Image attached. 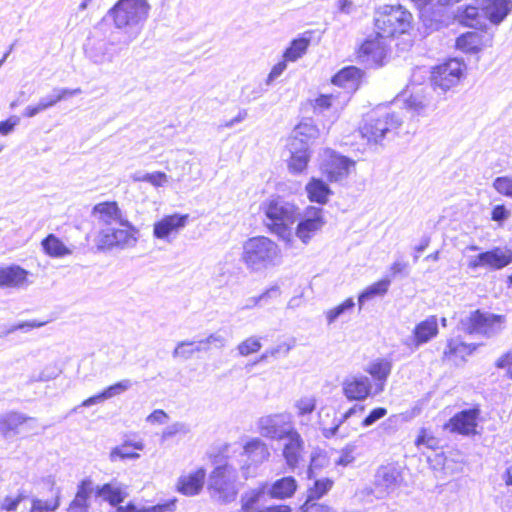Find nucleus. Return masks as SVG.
<instances>
[{
  "label": "nucleus",
  "mask_w": 512,
  "mask_h": 512,
  "mask_svg": "<svg viewBox=\"0 0 512 512\" xmlns=\"http://www.w3.org/2000/svg\"><path fill=\"white\" fill-rule=\"evenodd\" d=\"M92 216L101 225L94 233L93 242L100 252L126 249L136 245L139 230L123 217L116 201H103L92 207Z\"/></svg>",
  "instance_id": "f257e3e1"
},
{
  "label": "nucleus",
  "mask_w": 512,
  "mask_h": 512,
  "mask_svg": "<svg viewBox=\"0 0 512 512\" xmlns=\"http://www.w3.org/2000/svg\"><path fill=\"white\" fill-rule=\"evenodd\" d=\"M280 259L278 244L267 236H253L243 243L241 261L252 272L274 267Z\"/></svg>",
  "instance_id": "f03ea898"
},
{
  "label": "nucleus",
  "mask_w": 512,
  "mask_h": 512,
  "mask_svg": "<svg viewBox=\"0 0 512 512\" xmlns=\"http://www.w3.org/2000/svg\"><path fill=\"white\" fill-rule=\"evenodd\" d=\"M374 27L378 36L395 39L410 35L413 31V16L401 5H386L376 12Z\"/></svg>",
  "instance_id": "7ed1b4c3"
},
{
  "label": "nucleus",
  "mask_w": 512,
  "mask_h": 512,
  "mask_svg": "<svg viewBox=\"0 0 512 512\" xmlns=\"http://www.w3.org/2000/svg\"><path fill=\"white\" fill-rule=\"evenodd\" d=\"M262 211L268 220V231L286 243L292 242V225L296 220L297 206L274 198L263 204Z\"/></svg>",
  "instance_id": "20e7f679"
},
{
  "label": "nucleus",
  "mask_w": 512,
  "mask_h": 512,
  "mask_svg": "<svg viewBox=\"0 0 512 512\" xmlns=\"http://www.w3.org/2000/svg\"><path fill=\"white\" fill-rule=\"evenodd\" d=\"M356 162L331 148L323 149L319 158V171L329 183L346 179L355 168Z\"/></svg>",
  "instance_id": "39448f33"
},
{
  "label": "nucleus",
  "mask_w": 512,
  "mask_h": 512,
  "mask_svg": "<svg viewBox=\"0 0 512 512\" xmlns=\"http://www.w3.org/2000/svg\"><path fill=\"white\" fill-rule=\"evenodd\" d=\"M400 124L393 114L371 113L363 119L358 132L367 144H378L387 132L397 129Z\"/></svg>",
  "instance_id": "423d86ee"
},
{
  "label": "nucleus",
  "mask_w": 512,
  "mask_h": 512,
  "mask_svg": "<svg viewBox=\"0 0 512 512\" xmlns=\"http://www.w3.org/2000/svg\"><path fill=\"white\" fill-rule=\"evenodd\" d=\"M149 8L146 0H118L108 14L117 28H124L146 19Z\"/></svg>",
  "instance_id": "0eeeda50"
},
{
  "label": "nucleus",
  "mask_w": 512,
  "mask_h": 512,
  "mask_svg": "<svg viewBox=\"0 0 512 512\" xmlns=\"http://www.w3.org/2000/svg\"><path fill=\"white\" fill-rule=\"evenodd\" d=\"M467 71L464 61L451 58L432 68L430 81L434 88L448 91L457 86Z\"/></svg>",
  "instance_id": "6e6552de"
},
{
  "label": "nucleus",
  "mask_w": 512,
  "mask_h": 512,
  "mask_svg": "<svg viewBox=\"0 0 512 512\" xmlns=\"http://www.w3.org/2000/svg\"><path fill=\"white\" fill-rule=\"evenodd\" d=\"M375 32L364 39L355 50L356 60L370 68L382 67L388 59V48Z\"/></svg>",
  "instance_id": "1a4fd4ad"
},
{
  "label": "nucleus",
  "mask_w": 512,
  "mask_h": 512,
  "mask_svg": "<svg viewBox=\"0 0 512 512\" xmlns=\"http://www.w3.org/2000/svg\"><path fill=\"white\" fill-rule=\"evenodd\" d=\"M235 481L236 473L231 467L226 464L217 466L210 474L208 489L221 501L229 502L238 493Z\"/></svg>",
  "instance_id": "9d476101"
},
{
  "label": "nucleus",
  "mask_w": 512,
  "mask_h": 512,
  "mask_svg": "<svg viewBox=\"0 0 512 512\" xmlns=\"http://www.w3.org/2000/svg\"><path fill=\"white\" fill-rule=\"evenodd\" d=\"M512 264V249L507 246H495L480 252L467 262L470 270L486 268L492 271L501 270Z\"/></svg>",
  "instance_id": "9b49d317"
},
{
  "label": "nucleus",
  "mask_w": 512,
  "mask_h": 512,
  "mask_svg": "<svg viewBox=\"0 0 512 512\" xmlns=\"http://www.w3.org/2000/svg\"><path fill=\"white\" fill-rule=\"evenodd\" d=\"M480 404L463 409L455 413L446 423L445 427L454 434L462 436H475L478 434L479 422L482 420Z\"/></svg>",
  "instance_id": "f8f14e48"
},
{
  "label": "nucleus",
  "mask_w": 512,
  "mask_h": 512,
  "mask_svg": "<svg viewBox=\"0 0 512 512\" xmlns=\"http://www.w3.org/2000/svg\"><path fill=\"white\" fill-rule=\"evenodd\" d=\"M325 223L324 210L320 207L309 205L304 209V213L296 225L295 235L303 244H308L322 230Z\"/></svg>",
  "instance_id": "ddd939ff"
},
{
  "label": "nucleus",
  "mask_w": 512,
  "mask_h": 512,
  "mask_svg": "<svg viewBox=\"0 0 512 512\" xmlns=\"http://www.w3.org/2000/svg\"><path fill=\"white\" fill-rule=\"evenodd\" d=\"M492 44L493 33L485 28L465 32L455 40V48L464 54H479Z\"/></svg>",
  "instance_id": "4468645a"
},
{
  "label": "nucleus",
  "mask_w": 512,
  "mask_h": 512,
  "mask_svg": "<svg viewBox=\"0 0 512 512\" xmlns=\"http://www.w3.org/2000/svg\"><path fill=\"white\" fill-rule=\"evenodd\" d=\"M505 322V316L500 314H488L476 309L466 318L464 330L467 334L488 335L499 328Z\"/></svg>",
  "instance_id": "2eb2a0df"
},
{
  "label": "nucleus",
  "mask_w": 512,
  "mask_h": 512,
  "mask_svg": "<svg viewBox=\"0 0 512 512\" xmlns=\"http://www.w3.org/2000/svg\"><path fill=\"white\" fill-rule=\"evenodd\" d=\"M343 396L349 402H361L376 395L371 380L364 375L354 374L344 378L341 384Z\"/></svg>",
  "instance_id": "dca6fc26"
},
{
  "label": "nucleus",
  "mask_w": 512,
  "mask_h": 512,
  "mask_svg": "<svg viewBox=\"0 0 512 512\" xmlns=\"http://www.w3.org/2000/svg\"><path fill=\"white\" fill-rule=\"evenodd\" d=\"M278 439H285L282 448V455L285 459L287 466L294 470L303 460L304 455V442L299 432L294 429H288L279 436Z\"/></svg>",
  "instance_id": "f3484780"
},
{
  "label": "nucleus",
  "mask_w": 512,
  "mask_h": 512,
  "mask_svg": "<svg viewBox=\"0 0 512 512\" xmlns=\"http://www.w3.org/2000/svg\"><path fill=\"white\" fill-rule=\"evenodd\" d=\"M263 490L256 489L242 495L239 512H294L293 507L286 503H274L260 506Z\"/></svg>",
  "instance_id": "a211bd4d"
},
{
  "label": "nucleus",
  "mask_w": 512,
  "mask_h": 512,
  "mask_svg": "<svg viewBox=\"0 0 512 512\" xmlns=\"http://www.w3.org/2000/svg\"><path fill=\"white\" fill-rule=\"evenodd\" d=\"M190 219L189 214H169L153 224V236L157 239L168 240L182 230Z\"/></svg>",
  "instance_id": "6ab92c4d"
},
{
  "label": "nucleus",
  "mask_w": 512,
  "mask_h": 512,
  "mask_svg": "<svg viewBox=\"0 0 512 512\" xmlns=\"http://www.w3.org/2000/svg\"><path fill=\"white\" fill-rule=\"evenodd\" d=\"M30 272L20 265L0 266V288L19 289L29 285Z\"/></svg>",
  "instance_id": "aec40b11"
},
{
  "label": "nucleus",
  "mask_w": 512,
  "mask_h": 512,
  "mask_svg": "<svg viewBox=\"0 0 512 512\" xmlns=\"http://www.w3.org/2000/svg\"><path fill=\"white\" fill-rule=\"evenodd\" d=\"M391 370L392 362L386 358H377L371 361L365 368V372L371 377L370 380L374 387V393L380 394L384 391Z\"/></svg>",
  "instance_id": "412c9836"
},
{
  "label": "nucleus",
  "mask_w": 512,
  "mask_h": 512,
  "mask_svg": "<svg viewBox=\"0 0 512 512\" xmlns=\"http://www.w3.org/2000/svg\"><path fill=\"white\" fill-rule=\"evenodd\" d=\"M477 347V344L466 343L459 338H450L447 340L441 359L443 362L456 364L460 361H465L466 357L472 355Z\"/></svg>",
  "instance_id": "4be33fe9"
},
{
  "label": "nucleus",
  "mask_w": 512,
  "mask_h": 512,
  "mask_svg": "<svg viewBox=\"0 0 512 512\" xmlns=\"http://www.w3.org/2000/svg\"><path fill=\"white\" fill-rule=\"evenodd\" d=\"M206 479V470L197 468L187 474L181 475L176 484V490L185 496H194L200 493Z\"/></svg>",
  "instance_id": "5701e85b"
},
{
  "label": "nucleus",
  "mask_w": 512,
  "mask_h": 512,
  "mask_svg": "<svg viewBox=\"0 0 512 512\" xmlns=\"http://www.w3.org/2000/svg\"><path fill=\"white\" fill-rule=\"evenodd\" d=\"M81 92L82 91L80 88H62L55 90V93L52 96H48L46 98L41 99L36 105H30L26 107V109L23 112V115L27 118L34 117L38 113L55 106L60 101L69 99L77 94H80Z\"/></svg>",
  "instance_id": "b1692460"
},
{
  "label": "nucleus",
  "mask_w": 512,
  "mask_h": 512,
  "mask_svg": "<svg viewBox=\"0 0 512 512\" xmlns=\"http://www.w3.org/2000/svg\"><path fill=\"white\" fill-rule=\"evenodd\" d=\"M438 320L431 315L417 323L412 331V341L415 346L423 345L438 335Z\"/></svg>",
  "instance_id": "393cba45"
},
{
  "label": "nucleus",
  "mask_w": 512,
  "mask_h": 512,
  "mask_svg": "<svg viewBox=\"0 0 512 512\" xmlns=\"http://www.w3.org/2000/svg\"><path fill=\"white\" fill-rule=\"evenodd\" d=\"M329 182L319 177H311L305 185L307 198L312 203L325 205L329 201V197L333 194L330 189Z\"/></svg>",
  "instance_id": "a878e982"
},
{
  "label": "nucleus",
  "mask_w": 512,
  "mask_h": 512,
  "mask_svg": "<svg viewBox=\"0 0 512 512\" xmlns=\"http://www.w3.org/2000/svg\"><path fill=\"white\" fill-rule=\"evenodd\" d=\"M33 420V418L16 411L7 412L0 416V433L5 437L18 434Z\"/></svg>",
  "instance_id": "bb28decb"
},
{
  "label": "nucleus",
  "mask_w": 512,
  "mask_h": 512,
  "mask_svg": "<svg viewBox=\"0 0 512 512\" xmlns=\"http://www.w3.org/2000/svg\"><path fill=\"white\" fill-rule=\"evenodd\" d=\"M364 75L365 73L362 69L357 66L350 65L341 68L331 77L330 81L335 86L341 88L352 86L357 89L360 86Z\"/></svg>",
  "instance_id": "cd10ccee"
},
{
  "label": "nucleus",
  "mask_w": 512,
  "mask_h": 512,
  "mask_svg": "<svg viewBox=\"0 0 512 512\" xmlns=\"http://www.w3.org/2000/svg\"><path fill=\"white\" fill-rule=\"evenodd\" d=\"M298 489V483L293 476H284L275 480L269 490L268 496L273 500H287L292 498Z\"/></svg>",
  "instance_id": "c85d7f7f"
},
{
  "label": "nucleus",
  "mask_w": 512,
  "mask_h": 512,
  "mask_svg": "<svg viewBox=\"0 0 512 512\" xmlns=\"http://www.w3.org/2000/svg\"><path fill=\"white\" fill-rule=\"evenodd\" d=\"M45 498L31 499V507L28 512H54L61 505V491L58 487L51 485L47 490Z\"/></svg>",
  "instance_id": "c756f323"
},
{
  "label": "nucleus",
  "mask_w": 512,
  "mask_h": 512,
  "mask_svg": "<svg viewBox=\"0 0 512 512\" xmlns=\"http://www.w3.org/2000/svg\"><path fill=\"white\" fill-rule=\"evenodd\" d=\"M390 285L391 280L388 277H383L363 289L358 295L359 309H361L366 302L384 297L388 293Z\"/></svg>",
  "instance_id": "7c9ffc66"
},
{
  "label": "nucleus",
  "mask_w": 512,
  "mask_h": 512,
  "mask_svg": "<svg viewBox=\"0 0 512 512\" xmlns=\"http://www.w3.org/2000/svg\"><path fill=\"white\" fill-rule=\"evenodd\" d=\"M311 153L307 145L295 149L287 159V168L292 175H300L307 171Z\"/></svg>",
  "instance_id": "2f4dec72"
},
{
  "label": "nucleus",
  "mask_w": 512,
  "mask_h": 512,
  "mask_svg": "<svg viewBox=\"0 0 512 512\" xmlns=\"http://www.w3.org/2000/svg\"><path fill=\"white\" fill-rule=\"evenodd\" d=\"M509 10L507 0H485L482 7L483 17L496 25L504 20Z\"/></svg>",
  "instance_id": "473e14b6"
},
{
  "label": "nucleus",
  "mask_w": 512,
  "mask_h": 512,
  "mask_svg": "<svg viewBox=\"0 0 512 512\" xmlns=\"http://www.w3.org/2000/svg\"><path fill=\"white\" fill-rule=\"evenodd\" d=\"M177 507V499L172 498L163 503H158L152 506H139L133 501L120 505L115 509V512H175Z\"/></svg>",
  "instance_id": "72a5a7b5"
},
{
  "label": "nucleus",
  "mask_w": 512,
  "mask_h": 512,
  "mask_svg": "<svg viewBox=\"0 0 512 512\" xmlns=\"http://www.w3.org/2000/svg\"><path fill=\"white\" fill-rule=\"evenodd\" d=\"M43 252L51 258H63L72 254V250L53 233L41 240Z\"/></svg>",
  "instance_id": "f704fd0d"
},
{
  "label": "nucleus",
  "mask_w": 512,
  "mask_h": 512,
  "mask_svg": "<svg viewBox=\"0 0 512 512\" xmlns=\"http://www.w3.org/2000/svg\"><path fill=\"white\" fill-rule=\"evenodd\" d=\"M90 484L89 480H82L79 483L76 494L67 507V512H89Z\"/></svg>",
  "instance_id": "c9c22d12"
},
{
  "label": "nucleus",
  "mask_w": 512,
  "mask_h": 512,
  "mask_svg": "<svg viewBox=\"0 0 512 512\" xmlns=\"http://www.w3.org/2000/svg\"><path fill=\"white\" fill-rule=\"evenodd\" d=\"M311 35V31H306L299 37L293 39L283 52V58L289 62H294L301 58L308 50L311 43Z\"/></svg>",
  "instance_id": "e433bc0d"
},
{
  "label": "nucleus",
  "mask_w": 512,
  "mask_h": 512,
  "mask_svg": "<svg viewBox=\"0 0 512 512\" xmlns=\"http://www.w3.org/2000/svg\"><path fill=\"white\" fill-rule=\"evenodd\" d=\"M334 481L330 478H322L316 480L307 490V497L300 506V512H306L309 503H317L316 501L325 496L333 487Z\"/></svg>",
  "instance_id": "4c0bfd02"
},
{
  "label": "nucleus",
  "mask_w": 512,
  "mask_h": 512,
  "mask_svg": "<svg viewBox=\"0 0 512 512\" xmlns=\"http://www.w3.org/2000/svg\"><path fill=\"white\" fill-rule=\"evenodd\" d=\"M143 448L144 443L141 440L124 441L111 450L109 458L111 461L136 459L140 456L138 451L143 450Z\"/></svg>",
  "instance_id": "58836bf2"
},
{
  "label": "nucleus",
  "mask_w": 512,
  "mask_h": 512,
  "mask_svg": "<svg viewBox=\"0 0 512 512\" xmlns=\"http://www.w3.org/2000/svg\"><path fill=\"white\" fill-rule=\"evenodd\" d=\"M376 482L385 489L395 488L402 482V472L394 465H382L376 473Z\"/></svg>",
  "instance_id": "ea45409f"
},
{
  "label": "nucleus",
  "mask_w": 512,
  "mask_h": 512,
  "mask_svg": "<svg viewBox=\"0 0 512 512\" xmlns=\"http://www.w3.org/2000/svg\"><path fill=\"white\" fill-rule=\"evenodd\" d=\"M97 494L103 498L110 506L118 507L128 496L125 488L113 483H105L98 490Z\"/></svg>",
  "instance_id": "a19ab883"
},
{
  "label": "nucleus",
  "mask_w": 512,
  "mask_h": 512,
  "mask_svg": "<svg viewBox=\"0 0 512 512\" xmlns=\"http://www.w3.org/2000/svg\"><path fill=\"white\" fill-rule=\"evenodd\" d=\"M417 448L425 447L429 450H437L440 447V439L431 428L421 427L414 440Z\"/></svg>",
  "instance_id": "79ce46f5"
},
{
  "label": "nucleus",
  "mask_w": 512,
  "mask_h": 512,
  "mask_svg": "<svg viewBox=\"0 0 512 512\" xmlns=\"http://www.w3.org/2000/svg\"><path fill=\"white\" fill-rule=\"evenodd\" d=\"M482 9L478 7L467 5L458 13V20L460 24L466 27H477L481 25Z\"/></svg>",
  "instance_id": "37998d69"
},
{
  "label": "nucleus",
  "mask_w": 512,
  "mask_h": 512,
  "mask_svg": "<svg viewBox=\"0 0 512 512\" xmlns=\"http://www.w3.org/2000/svg\"><path fill=\"white\" fill-rule=\"evenodd\" d=\"M355 306V302L352 297L346 298L337 306L328 309L325 312V318L328 324L334 323L339 317L345 315L347 312H351Z\"/></svg>",
  "instance_id": "c03bdc74"
},
{
  "label": "nucleus",
  "mask_w": 512,
  "mask_h": 512,
  "mask_svg": "<svg viewBox=\"0 0 512 512\" xmlns=\"http://www.w3.org/2000/svg\"><path fill=\"white\" fill-rule=\"evenodd\" d=\"M262 348V344L260 341V338L255 336H250L243 341H241L237 345V350L240 355L242 356H248L254 353H257Z\"/></svg>",
  "instance_id": "a18cd8bd"
},
{
  "label": "nucleus",
  "mask_w": 512,
  "mask_h": 512,
  "mask_svg": "<svg viewBox=\"0 0 512 512\" xmlns=\"http://www.w3.org/2000/svg\"><path fill=\"white\" fill-rule=\"evenodd\" d=\"M365 410V406L364 405H353L351 406L349 409H347L343 415L341 416L340 420L338 421L337 424H335L333 427L329 428V429H324L323 431V434L325 437L329 438L331 436H334L336 435L340 425L342 423H344L349 417H351L352 415H354L355 413L357 412H363Z\"/></svg>",
  "instance_id": "49530a36"
},
{
  "label": "nucleus",
  "mask_w": 512,
  "mask_h": 512,
  "mask_svg": "<svg viewBox=\"0 0 512 512\" xmlns=\"http://www.w3.org/2000/svg\"><path fill=\"white\" fill-rule=\"evenodd\" d=\"M493 187L498 194L512 198V175L495 178Z\"/></svg>",
  "instance_id": "de8ad7c7"
},
{
  "label": "nucleus",
  "mask_w": 512,
  "mask_h": 512,
  "mask_svg": "<svg viewBox=\"0 0 512 512\" xmlns=\"http://www.w3.org/2000/svg\"><path fill=\"white\" fill-rule=\"evenodd\" d=\"M258 451L262 454L263 458H268V448L262 440L257 438L251 439L244 445V452L249 456L256 454Z\"/></svg>",
  "instance_id": "09e8293b"
},
{
  "label": "nucleus",
  "mask_w": 512,
  "mask_h": 512,
  "mask_svg": "<svg viewBox=\"0 0 512 512\" xmlns=\"http://www.w3.org/2000/svg\"><path fill=\"white\" fill-rule=\"evenodd\" d=\"M26 498L27 496L24 493H19L16 496H6L0 503V510L5 512L16 511L19 504Z\"/></svg>",
  "instance_id": "8fccbe9b"
},
{
  "label": "nucleus",
  "mask_w": 512,
  "mask_h": 512,
  "mask_svg": "<svg viewBox=\"0 0 512 512\" xmlns=\"http://www.w3.org/2000/svg\"><path fill=\"white\" fill-rule=\"evenodd\" d=\"M131 386L129 380H123L120 382H117L115 384H112L108 386L106 389L102 391V396L105 397V399L114 397L116 395H119L126 391Z\"/></svg>",
  "instance_id": "3c124183"
},
{
  "label": "nucleus",
  "mask_w": 512,
  "mask_h": 512,
  "mask_svg": "<svg viewBox=\"0 0 512 512\" xmlns=\"http://www.w3.org/2000/svg\"><path fill=\"white\" fill-rule=\"evenodd\" d=\"M138 181L147 182L155 187H160L167 182V175L164 172L156 171L143 175Z\"/></svg>",
  "instance_id": "603ef678"
},
{
  "label": "nucleus",
  "mask_w": 512,
  "mask_h": 512,
  "mask_svg": "<svg viewBox=\"0 0 512 512\" xmlns=\"http://www.w3.org/2000/svg\"><path fill=\"white\" fill-rule=\"evenodd\" d=\"M495 367L498 369H504L506 375L512 380V350H509L502 354L495 362Z\"/></svg>",
  "instance_id": "864d4df0"
},
{
  "label": "nucleus",
  "mask_w": 512,
  "mask_h": 512,
  "mask_svg": "<svg viewBox=\"0 0 512 512\" xmlns=\"http://www.w3.org/2000/svg\"><path fill=\"white\" fill-rule=\"evenodd\" d=\"M199 349L195 346L194 342H181L177 345V347L173 351L174 357L179 358H188L190 357L195 351H198Z\"/></svg>",
  "instance_id": "5fc2aeb1"
},
{
  "label": "nucleus",
  "mask_w": 512,
  "mask_h": 512,
  "mask_svg": "<svg viewBox=\"0 0 512 512\" xmlns=\"http://www.w3.org/2000/svg\"><path fill=\"white\" fill-rule=\"evenodd\" d=\"M335 98L333 94H321L314 100L313 109L320 112L327 110L332 107Z\"/></svg>",
  "instance_id": "6e6d98bb"
},
{
  "label": "nucleus",
  "mask_w": 512,
  "mask_h": 512,
  "mask_svg": "<svg viewBox=\"0 0 512 512\" xmlns=\"http://www.w3.org/2000/svg\"><path fill=\"white\" fill-rule=\"evenodd\" d=\"M387 409L384 407H376L372 409L369 414L362 420L361 425L363 427H369L377 420L387 415Z\"/></svg>",
  "instance_id": "4d7b16f0"
},
{
  "label": "nucleus",
  "mask_w": 512,
  "mask_h": 512,
  "mask_svg": "<svg viewBox=\"0 0 512 512\" xmlns=\"http://www.w3.org/2000/svg\"><path fill=\"white\" fill-rule=\"evenodd\" d=\"M354 450L355 447L353 445L344 447L341 451L339 459L337 460V464L341 466H347L351 464L355 459Z\"/></svg>",
  "instance_id": "13d9d810"
},
{
  "label": "nucleus",
  "mask_w": 512,
  "mask_h": 512,
  "mask_svg": "<svg viewBox=\"0 0 512 512\" xmlns=\"http://www.w3.org/2000/svg\"><path fill=\"white\" fill-rule=\"evenodd\" d=\"M510 212L503 204H499L493 207L491 211V219L495 222L501 223L508 219Z\"/></svg>",
  "instance_id": "bf43d9fd"
},
{
  "label": "nucleus",
  "mask_w": 512,
  "mask_h": 512,
  "mask_svg": "<svg viewBox=\"0 0 512 512\" xmlns=\"http://www.w3.org/2000/svg\"><path fill=\"white\" fill-rule=\"evenodd\" d=\"M19 123V118L16 116H11L8 119L0 122V134L8 135L12 132L15 126Z\"/></svg>",
  "instance_id": "052dcab7"
},
{
  "label": "nucleus",
  "mask_w": 512,
  "mask_h": 512,
  "mask_svg": "<svg viewBox=\"0 0 512 512\" xmlns=\"http://www.w3.org/2000/svg\"><path fill=\"white\" fill-rule=\"evenodd\" d=\"M287 62H289L288 60H285V58H283L281 61H279L278 63H276L269 75H268V81H272L273 79H275L276 77H278L279 75L282 74V72L286 69L287 67Z\"/></svg>",
  "instance_id": "680f3d73"
},
{
  "label": "nucleus",
  "mask_w": 512,
  "mask_h": 512,
  "mask_svg": "<svg viewBox=\"0 0 512 512\" xmlns=\"http://www.w3.org/2000/svg\"><path fill=\"white\" fill-rule=\"evenodd\" d=\"M167 414L161 410H154L148 417L147 420L151 423H163L167 419Z\"/></svg>",
  "instance_id": "e2e57ef3"
},
{
  "label": "nucleus",
  "mask_w": 512,
  "mask_h": 512,
  "mask_svg": "<svg viewBox=\"0 0 512 512\" xmlns=\"http://www.w3.org/2000/svg\"><path fill=\"white\" fill-rule=\"evenodd\" d=\"M306 512H335L334 509L323 503H309Z\"/></svg>",
  "instance_id": "0e129e2a"
},
{
  "label": "nucleus",
  "mask_w": 512,
  "mask_h": 512,
  "mask_svg": "<svg viewBox=\"0 0 512 512\" xmlns=\"http://www.w3.org/2000/svg\"><path fill=\"white\" fill-rule=\"evenodd\" d=\"M406 269H407V264L404 262H400V261H395L389 267V271L392 276H397V275L403 274L406 271Z\"/></svg>",
  "instance_id": "69168bd1"
},
{
  "label": "nucleus",
  "mask_w": 512,
  "mask_h": 512,
  "mask_svg": "<svg viewBox=\"0 0 512 512\" xmlns=\"http://www.w3.org/2000/svg\"><path fill=\"white\" fill-rule=\"evenodd\" d=\"M309 129V127L306 124H299L296 126V134L290 138V147H296L297 141L300 140L299 136L304 134V130Z\"/></svg>",
  "instance_id": "338daca9"
},
{
  "label": "nucleus",
  "mask_w": 512,
  "mask_h": 512,
  "mask_svg": "<svg viewBox=\"0 0 512 512\" xmlns=\"http://www.w3.org/2000/svg\"><path fill=\"white\" fill-rule=\"evenodd\" d=\"M503 481L506 486H512V467L505 470L503 474Z\"/></svg>",
  "instance_id": "774afa93"
}]
</instances>
